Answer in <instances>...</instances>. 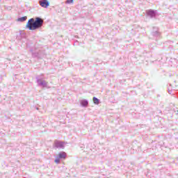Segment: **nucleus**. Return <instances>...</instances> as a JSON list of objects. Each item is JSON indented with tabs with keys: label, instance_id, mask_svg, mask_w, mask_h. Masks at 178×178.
<instances>
[{
	"label": "nucleus",
	"instance_id": "f257e3e1",
	"mask_svg": "<svg viewBox=\"0 0 178 178\" xmlns=\"http://www.w3.org/2000/svg\"><path fill=\"white\" fill-rule=\"evenodd\" d=\"M44 24V20L40 17L31 18L29 19L26 23V28L31 31L38 30V29H41Z\"/></svg>",
	"mask_w": 178,
	"mask_h": 178
},
{
	"label": "nucleus",
	"instance_id": "f03ea898",
	"mask_svg": "<svg viewBox=\"0 0 178 178\" xmlns=\"http://www.w3.org/2000/svg\"><path fill=\"white\" fill-rule=\"evenodd\" d=\"M39 4L40 5V6H42V8H48L50 5L49 1H48V0H40L39 1Z\"/></svg>",
	"mask_w": 178,
	"mask_h": 178
},
{
	"label": "nucleus",
	"instance_id": "7ed1b4c3",
	"mask_svg": "<svg viewBox=\"0 0 178 178\" xmlns=\"http://www.w3.org/2000/svg\"><path fill=\"white\" fill-rule=\"evenodd\" d=\"M54 145L55 147H56L57 148H63V147H65L63 142H60L58 140H56L54 142Z\"/></svg>",
	"mask_w": 178,
	"mask_h": 178
},
{
	"label": "nucleus",
	"instance_id": "20e7f679",
	"mask_svg": "<svg viewBox=\"0 0 178 178\" xmlns=\"http://www.w3.org/2000/svg\"><path fill=\"white\" fill-rule=\"evenodd\" d=\"M66 152H60L58 154V156L59 158L60 159H66Z\"/></svg>",
	"mask_w": 178,
	"mask_h": 178
},
{
	"label": "nucleus",
	"instance_id": "39448f33",
	"mask_svg": "<svg viewBox=\"0 0 178 178\" xmlns=\"http://www.w3.org/2000/svg\"><path fill=\"white\" fill-rule=\"evenodd\" d=\"M27 20V17H22L17 19V22H26Z\"/></svg>",
	"mask_w": 178,
	"mask_h": 178
},
{
	"label": "nucleus",
	"instance_id": "423d86ee",
	"mask_svg": "<svg viewBox=\"0 0 178 178\" xmlns=\"http://www.w3.org/2000/svg\"><path fill=\"white\" fill-rule=\"evenodd\" d=\"M147 15H149L150 16H155V13L152 10H149L147 11Z\"/></svg>",
	"mask_w": 178,
	"mask_h": 178
},
{
	"label": "nucleus",
	"instance_id": "0eeeda50",
	"mask_svg": "<svg viewBox=\"0 0 178 178\" xmlns=\"http://www.w3.org/2000/svg\"><path fill=\"white\" fill-rule=\"evenodd\" d=\"M93 102H94V104H96V105H98V104H99V99H98L96 97H93Z\"/></svg>",
	"mask_w": 178,
	"mask_h": 178
},
{
	"label": "nucleus",
	"instance_id": "6e6552de",
	"mask_svg": "<svg viewBox=\"0 0 178 178\" xmlns=\"http://www.w3.org/2000/svg\"><path fill=\"white\" fill-rule=\"evenodd\" d=\"M83 105H84V106H87V105H88V102L87 101L83 102Z\"/></svg>",
	"mask_w": 178,
	"mask_h": 178
},
{
	"label": "nucleus",
	"instance_id": "1a4fd4ad",
	"mask_svg": "<svg viewBox=\"0 0 178 178\" xmlns=\"http://www.w3.org/2000/svg\"><path fill=\"white\" fill-rule=\"evenodd\" d=\"M74 0H67L66 3H73Z\"/></svg>",
	"mask_w": 178,
	"mask_h": 178
},
{
	"label": "nucleus",
	"instance_id": "9d476101",
	"mask_svg": "<svg viewBox=\"0 0 178 178\" xmlns=\"http://www.w3.org/2000/svg\"><path fill=\"white\" fill-rule=\"evenodd\" d=\"M54 162L55 163H59V162H60V160L59 159H56Z\"/></svg>",
	"mask_w": 178,
	"mask_h": 178
},
{
	"label": "nucleus",
	"instance_id": "9b49d317",
	"mask_svg": "<svg viewBox=\"0 0 178 178\" xmlns=\"http://www.w3.org/2000/svg\"><path fill=\"white\" fill-rule=\"evenodd\" d=\"M177 112V114H178V111Z\"/></svg>",
	"mask_w": 178,
	"mask_h": 178
}]
</instances>
